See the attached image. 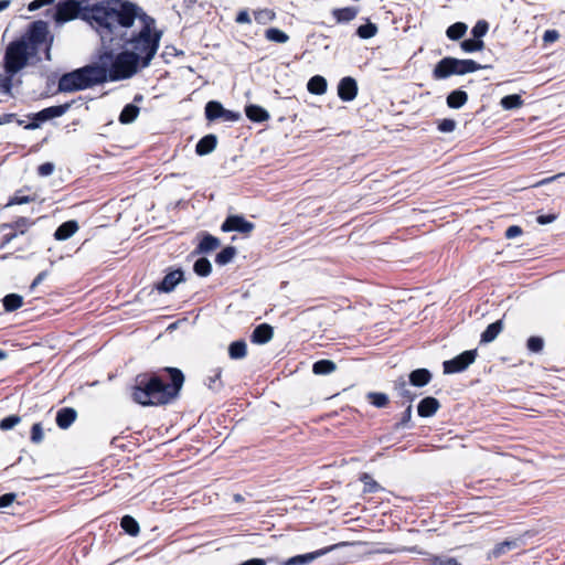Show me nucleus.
<instances>
[{
    "label": "nucleus",
    "instance_id": "1",
    "mask_svg": "<svg viewBox=\"0 0 565 565\" xmlns=\"http://www.w3.org/2000/svg\"><path fill=\"white\" fill-rule=\"evenodd\" d=\"M132 8L131 21L124 30L116 28L121 21L115 19L110 25L114 32L100 39L104 45L116 43L122 47L119 53L105 51L99 55L96 65L102 83L131 78L150 65L159 50L161 32L157 31L154 19L137 4L132 3Z\"/></svg>",
    "mask_w": 565,
    "mask_h": 565
},
{
    "label": "nucleus",
    "instance_id": "2",
    "mask_svg": "<svg viewBox=\"0 0 565 565\" xmlns=\"http://www.w3.org/2000/svg\"><path fill=\"white\" fill-rule=\"evenodd\" d=\"M132 10V2L127 0H100L93 4L89 0H66L56 6L54 21L62 24L81 17L96 30L100 39H105L114 32L110 25L115 19L121 21L116 24L117 29L124 30L128 25Z\"/></svg>",
    "mask_w": 565,
    "mask_h": 565
},
{
    "label": "nucleus",
    "instance_id": "3",
    "mask_svg": "<svg viewBox=\"0 0 565 565\" xmlns=\"http://www.w3.org/2000/svg\"><path fill=\"white\" fill-rule=\"evenodd\" d=\"M52 44L53 35L50 33L47 22L34 21L22 36L7 45L3 67L9 72H20L31 60L38 57L41 50H44L45 58L50 61Z\"/></svg>",
    "mask_w": 565,
    "mask_h": 565
},
{
    "label": "nucleus",
    "instance_id": "4",
    "mask_svg": "<svg viewBox=\"0 0 565 565\" xmlns=\"http://www.w3.org/2000/svg\"><path fill=\"white\" fill-rule=\"evenodd\" d=\"M171 383L166 384L157 375L142 374L136 379L132 398L142 406L162 405L172 401L182 387L184 377L178 369H167Z\"/></svg>",
    "mask_w": 565,
    "mask_h": 565
},
{
    "label": "nucleus",
    "instance_id": "5",
    "mask_svg": "<svg viewBox=\"0 0 565 565\" xmlns=\"http://www.w3.org/2000/svg\"><path fill=\"white\" fill-rule=\"evenodd\" d=\"M103 84L96 63L64 74L58 81V90L76 92Z\"/></svg>",
    "mask_w": 565,
    "mask_h": 565
},
{
    "label": "nucleus",
    "instance_id": "6",
    "mask_svg": "<svg viewBox=\"0 0 565 565\" xmlns=\"http://www.w3.org/2000/svg\"><path fill=\"white\" fill-rule=\"evenodd\" d=\"M481 68H483V66L473 60L444 57L436 64L433 75L436 79H444L451 75H465Z\"/></svg>",
    "mask_w": 565,
    "mask_h": 565
},
{
    "label": "nucleus",
    "instance_id": "7",
    "mask_svg": "<svg viewBox=\"0 0 565 565\" xmlns=\"http://www.w3.org/2000/svg\"><path fill=\"white\" fill-rule=\"evenodd\" d=\"M477 351L468 350L444 362V373L452 374L465 371L476 360Z\"/></svg>",
    "mask_w": 565,
    "mask_h": 565
},
{
    "label": "nucleus",
    "instance_id": "8",
    "mask_svg": "<svg viewBox=\"0 0 565 565\" xmlns=\"http://www.w3.org/2000/svg\"><path fill=\"white\" fill-rule=\"evenodd\" d=\"M344 545H348V543L342 542V543L333 544V545L324 547V548H320V550L311 552V553L297 555V556L288 558L286 561L285 565H308L311 562H313L315 559H317L318 557L323 556V555L328 554L329 552H331L340 546H344Z\"/></svg>",
    "mask_w": 565,
    "mask_h": 565
},
{
    "label": "nucleus",
    "instance_id": "9",
    "mask_svg": "<svg viewBox=\"0 0 565 565\" xmlns=\"http://www.w3.org/2000/svg\"><path fill=\"white\" fill-rule=\"evenodd\" d=\"M223 232H238L248 234L254 230V224L241 215L228 216L221 226Z\"/></svg>",
    "mask_w": 565,
    "mask_h": 565
},
{
    "label": "nucleus",
    "instance_id": "10",
    "mask_svg": "<svg viewBox=\"0 0 565 565\" xmlns=\"http://www.w3.org/2000/svg\"><path fill=\"white\" fill-rule=\"evenodd\" d=\"M338 95L343 102H351L358 95L356 81L350 76L343 77L338 85Z\"/></svg>",
    "mask_w": 565,
    "mask_h": 565
},
{
    "label": "nucleus",
    "instance_id": "11",
    "mask_svg": "<svg viewBox=\"0 0 565 565\" xmlns=\"http://www.w3.org/2000/svg\"><path fill=\"white\" fill-rule=\"evenodd\" d=\"M183 280V271L180 269L168 273L158 285V290L162 292L172 291L175 286Z\"/></svg>",
    "mask_w": 565,
    "mask_h": 565
},
{
    "label": "nucleus",
    "instance_id": "12",
    "mask_svg": "<svg viewBox=\"0 0 565 565\" xmlns=\"http://www.w3.org/2000/svg\"><path fill=\"white\" fill-rule=\"evenodd\" d=\"M221 246V241L211 235V234H207V233H204L202 235V238L199 243V245L196 246L194 253L195 254H207L216 248H218Z\"/></svg>",
    "mask_w": 565,
    "mask_h": 565
},
{
    "label": "nucleus",
    "instance_id": "13",
    "mask_svg": "<svg viewBox=\"0 0 565 565\" xmlns=\"http://www.w3.org/2000/svg\"><path fill=\"white\" fill-rule=\"evenodd\" d=\"M78 228L79 226L76 221L72 220L64 222L56 228L54 233V238L56 241H66L71 238L78 231Z\"/></svg>",
    "mask_w": 565,
    "mask_h": 565
},
{
    "label": "nucleus",
    "instance_id": "14",
    "mask_svg": "<svg viewBox=\"0 0 565 565\" xmlns=\"http://www.w3.org/2000/svg\"><path fill=\"white\" fill-rule=\"evenodd\" d=\"M77 413L74 408L64 407L56 414V424L62 429H67L76 419Z\"/></svg>",
    "mask_w": 565,
    "mask_h": 565
},
{
    "label": "nucleus",
    "instance_id": "15",
    "mask_svg": "<svg viewBox=\"0 0 565 565\" xmlns=\"http://www.w3.org/2000/svg\"><path fill=\"white\" fill-rule=\"evenodd\" d=\"M274 335L273 328L267 324L263 323L255 328V330L252 333V341L254 343L264 344L271 340Z\"/></svg>",
    "mask_w": 565,
    "mask_h": 565
},
{
    "label": "nucleus",
    "instance_id": "16",
    "mask_svg": "<svg viewBox=\"0 0 565 565\" xmlns=\"http://www.w3.org/2000/svg\"><path fill=\"white\" fill-rule=\"evenodd\" d=\"M439 406V402L435 397H425L419 402L417 412L420 417H429L438 411Z\"/></svg>",
    "mask_w": 565,
    "mask_h": 565
},
{
    "label": "nucleus",
    "instance_id": "17",
    "mask_svg": "<svg viewBox=\"0 0 565 565\" xmlns=\"http://www.w3.org/2000/svg\"><path fill=\"white\" fill-rule=\"evenodd\" d=\"M217 143V139L214 135H206L196 143L195 151L199 156H205L211 153Z\"/></svg>",
    "mask_w": 565,
    "mask_h": 565
},
{
    "label": "nucleus",
    "instance_id": "18",
    "mask_svg": "<svg viewBox=\"0 0 565 565\" xmlns=\"http://www.w3.org/2000/svg\"><path fill=\"white\" fill-rule=\"evenodd\" d=\"M359 13V10L354 7H347L341 9L332 10V15L337 23H348L352 21Z\"/></svg>",
    "mask_w": 565,
    "mask_h": 565
},
{
    "label": "nucleus",
    "instance_id": "19",
    "mask_svg": "<svg viewBox=\"0 0 565 565\" xmlns=\"http://www.w3.org/2000/svg\"><path fill=\"white\" fill-rule=\"evenodd\" d=\"M245 113L247 118L255 122H263L269 119L268 111L258 105L247 106Z\"/></svg>",
    "mask_w": 565,
    "mask_h": 565
},
{
    "label": "nucleus",
    "instance_id": "20",
    "mask_svg": "<svg viewBox=\"0 0 565 565\" xmlns=\"http://www.w3.org/2000/svg\"><path fill=\"white\" fill-rule=\"evenodd\" d=\"M503 330V321L497 320L493 323H490L487 329L481 334V342L482 343H490L492 342Z\"/></svg>",
    "mask_w": 565,
    "mask_h": 565
},
{
    "label": "nucleus",
    "instance_id": "21",
    "mask_svg": "<svg viewBox=\"0 0 565 565\" xmlns=\"http://www.w3.org/2000/svg\"><path fill=\"white\" fill-rule=\"evenodd\" d=\"M68 108H70L68 104L47 107L38 114V118L41 120H49L52 118L61 117L62 115H64L67 111Z\"/></svg>",
    "mask_w": 565,
    "mask_h": 565
},
{
    "label": "nucleus",
    "instance_id": "22",
    "mask_svg": "<svg viewBox=\"0 0 565 565\" xmlns=\"http://www.w3.org/2000/svg\"><path fill=\"white\" fill-rule=\"evenodd\" d=\"M468 100V95L465 90H454L447 96V105L450 108H461Z\"/></svg>",
    "mask_w": 565,
    "mask_h": 565
},
{
    "label": "nucleus",
    "instance_id": "23",
    "mask_svg": "<svg viewBox=\"0 0 565 565\" xmlns=\"http://www.w3.org/2000/svg\"><path fill=\"white\" fill-rule=\"evenodd\" d=\"M430 379L431 375L426 369H417L409 374L411 384L418 387L426 385Z\"/></svg>",
    "mask_w": 565,
    "mask_h": 565
},
{
    "label": "nucleus",
    "instance_id": "24",
    "mask_svg": "<svg viewBox=\"0 0 565 565\" xmlns=\"http://www.w3.org/2000/svg\"><path fill=\"white\" fill-rule=\"evenodd\" d=\"M139 107L134 104H128L124 107L119 115V122L122 125H128L134 122L139 115Z\"/></svg>",
    "mask_w": 565,
    "mask_h": 565
},
{
    "label": "nucleus",
    "instance_id": "25",
    "mask_svg": "<svg viewBox=\"0 0 565 565\" xmlns=\"http://www.w3.org/2000/svg\"><path fill=\"white\" fill-rule=\"evenodd\" d=\"M307 88L311 94L322 95L327 90V81L320 75H315L309 79Z\"/></svg>",
    "mask_w": 565,
    "mask_h": 565
},
{
    "label": "nucleus",
    "instance_id": "26",
    "mask_svg": "<svg viewBox=\"0 0 565 565\" xmlns=\"http://www.w3.org/2000/svg\"><path fill=\"white\" fill-rule=\"evenodd\" d=\"M524 102L520 95H507L501 98L500 105L504 110L518 109L523 106Z\"/></svg>",
    "mask_w": 565,
    "mask_h": 565
},
{
    "label": "nucleus",
    "instance_id": "27",
    "mask_svg": "<svg viewBox=\"0 0 565 565\" xmlns=\"http://www.w3.org/2000/svg\"><path fill=\"white\" fill-rule=\"evenodd\" d=\"M247 353V345L246 342L243 340L234 341L230 344L228 348V354L230 358L233 360L243 359L246 356Z\"/></svg>",
    "mask_w": 565,
    "mask_h": 565
},
{
    "label": "nucleus",
    "instance_id": "28",
    "mask_svg": "<svg viewBox=\"0 0 565 565\" xmlns=\"http://www.w3.org/2000/svg\"><path fill=\"white\" fill-rule=\"evenodd\" d=\"M19 72H9L4 68V72L0 74V92L7 95L11 94L13 86V77Z\"/></svg>",
    "mask_w": 565,
    "mask_h": 565
},
{
    "label": "nucleus",
    "instance_id": "29",
    "mask_svg": "<svg viewBox=\"0 0 565 565\" xmlns=\"http://www.w3.org/2000/svg\"><path fill=\"white\" fill-rule=\"evenodd\" d=\"M6 311L11 312L22 307L23 298L18 294H9L3 298Z\"/></svg>",
    "mask_w": 565,
    "mask_h": 565
},
{
    "label": "nucleus",
    "instance_id": "30",
    "mask_svg": "<svg viewBox=\"0 0 565 565\" xmlns=\"http://www.w3.org/2000/svg\"><path fill=\"white\" fill-rule=\"evenodd\" d=\"M335 370V364L334 362L330 361V360H320V361H317L313 366H312V371L315 374H318V375H326V374H330L332 373L333 371Z\"/></svg>",
    "mask_w": 565,
    "mask_h": 565
},
{
    "label": "nucleus",
    "instance_id": "31",
    "mask_svg": "<svg viewBox=\"0 0 565 565\" xmlns=\"http://www.w3.org/2000/svg\"><path fill=\"white\" fill-rule=\"evenodd\" d=\"M467 24L463 22H456L451 24L447 31L446 34L450 40H459L461 39L466 32H467Z\"/></svg>",
    "mask_w": 565,
    "mask_h": 565
},
{
    "label": "nucleus",
    "instance_id": "32",
    "mask_svg": "<svg viewBox=\"0 0 565 565\" xmlns=\"http://www.w3.org/2000/svg\"><path fill=\"white\" fill-rule=\"evenodd\" d=\"M223 106L218 102H209L205 106V116L209 120H215L222 117Z\"/></svg>",
    "mask_w": 565,
    "mask_h": 565
},
{
    "label": "nucleus",
    "instance_id": "33",
    "mask_svg": "<svg viewBox=\"0 0 565 565\" xmlns=\"http://www.w3.org/2000/svg\"><path fill=\"white\" fill-rule=\"evenodd\" d=\"M519 546L518 540L504 541L499 543L492 551V556L498 558L505 554L510 550H514Z\"/></svg>",
    "mask_w": 565,
    "mask_h": 565
},
{
    "label": "nucleus",
    "instance_id": "34",
    "mask_svg": "<svg viewBox=\"0 0 565 565\" xmlns=\"http://www.w3.org/2000/svg\"><path fill=\"white\" fill-rule=\"evenodd\" d=\"M235 255H236V248L233 246H227V247L223 248L216 255L215 262H216V264L223 266V265L231 263L233 260V258L235 257Z\"/></svg>",
    "mask_w": 565,
    "mask_h": 565
},
{
    "label": "nucleus",
    "instance_id": "35",
    "mask_svg": "<svg viewBox=\"0 0 565 565\" xmlns=\"http://www.w3.org/2000/svg\"><path fill=\"white\" fill-rule=\"evenodd\" d=\"M120 525L129 535L132 536H136L140 531L138 522L130 515H125L121 519Z\"/></svg>",
    "mask_w": 565,
    "mask_h": 565
},
{
    "label": "nucleus",
    "instance_id": "36",
    "mask_svg": "<svg viewBox=\"0 0 565 565\" xmlns=\"http://www.w3.org/2000/svg\"><path fill=\"white\" fill-rule=\"evenodd\" d=\"M194 273L201 277H206L211 274L212 265L205 257L199 258L193 266Z\"/></svg>",
    "mask_w": 565,
    "mask_h": 565
},
{
    "label": "nucleus",
    "instance_id": "37",
    "mask_svg": "<svg viewBox=\"0 0 565 565\" xmlns=\"http://www.w3.org/2000/svg\"><path fill=\"white\" fill-rule=\"evenodd\" d=\"M265 38L268 41L276 42V43H286L289 40V36L287 33H285L284 31H281L279 29H276V28H270V29L266 30Z\"/></svg>",
    "mask_w": 565,
    "mask_h": 565
},
{
    "label": "nucleus",
    "instance_id": "38",
    "mask_svg": "<svg viewBox=\"0 0 565 565\" xmlns=\"http://www.w3.org/2000/svg\"><path fill=\"white\" fill-rule=\"evenodd\" d=\"M255 21L259 24H267L275 20L276 13L270 9H259L254 12Z\"/></svg>",
    "mask_w": 565,
    "mask_h": 565
},
{
    "label": "nucleus",
    "instance_id": "39",
    "mask_svg": "<svg viewBox=\"0 0 565 565\" xmlns=\"http://www.w3.org/2000/svg\"><path fill=\"white\" fill-rule=\"evenodd\" d=\"M460 46L466 53H472L483 50L484 43L482 40L467 39L461 42Z\"/></svg>",
    "mask_w": 565,
    "mask_h": 565
},
{
    "label": "nucleus",
    "instance_id": "40",
    "mask_svg": "<svg viewBox=\"0 0 565 565\" xmlns=\"http://www.w3.org/2000/svg\"><path fill=\"white\" fill-rule=\"evenodd\" d=\"M376 33H377V26L371 22L360 25L356 30V34L361 39H371V38L375 36Z\"/></svg>",
    "mask_w": 565,
    "mask_h": 565
},
{
    "label": "nucleus",
    "instance_id": "41",
    "mask_svg": "<svg viewBox=\"0 0 565 565\" xmlns=\"http://www.w3.org/2000/svg\"><path fill=\"white\" fill-rule=\"evenodd\" d=\"M526 348L531 353H541L544 349V339L541 337H530L526 341Z\"/></svg>",
    "mask_w": 565,
    "mask_h": 565
},
{
    "label": "nucleus",
    "instance_id": "42",
    "mask_svg": "<svg viewBox=\"0 0 565 565\" xmlns=\"http://www.w3.org/2000/svg\"><path fill=\"white\" fill-rule=\"evenodd\" d=\"M489 24L484 20H479L471 30L473 39L481 40L488 32Z\"/></svg>",
    "mask_w": 565,
    "mask_h": 565
},
{
    "label": "nucleus",
    "instance_id": "43",
    "mask_svg": "<svg viewBox=\"0 0 565 565\" xmlns=\"http://www.w3.org/2000/svg\"><path fill=\"white\" fill-rule=\"evenodd\" d=\"M367 398L376 407H384L388 402V397L384 393H369Z\"/></svg>",
    "mask_w": 565,
    "mask_h": 565
},
{
    "label": "nucleus",
    "instance_id": "44",
    "mask_svg": "<svg viewBox=\"0 0 565 565\" xmlns=\"http://www.w3.org/2000/svg\"><path fill=\"white\" fill-rule=\"evenodd\" d=\"M20 422L21 418L18 415L8 416L0 422V429L9 430L13 428L15 425H18Z\"/></svg>",
    "mask_w": 565,
    "mask_h": 565
},
{
    "label": "nucleus",
    "instance_id": "45",
    "mask_svg": "<svg viewBox=\"0 0 565 565\" xmlns=\"http://www.w3.org/2000/svg\"><path fill=\"white\" fill-rule=\"evenodd\" d=\"M43 438H44V433H43L42 425L40 423H35L31 429V441L34 444H40V443H42Z\"/></svg>",
    "mask_w": 565,
    "mask_h": 565
},
{
    "label": "nucleus",
    "instance_id": "46",
    "mask_svg": "<svg viewBox=\"0 0 565 565\" xmlns=\"http://www.w3.org/2000/svg\"><path fill=\"white\" fill-rule=\"evenodd\" d=\"M361 481L364 484V491L365 492H374V491H376L380 488L377 482L374 481L372 479V477L370 475H367V473H363L362 475Z\"/></svg>",
    "mask_w": 565,
    "mask_h": 565
},
{
    "label": "nucleus",
    "instance_id": "47",
    "mask_svg": "<svg viewBox=\"0 0 565 565\" xmlns=\"http://www.w3.org/2000/svg\"><path fill=\"white\" fill-rule=\"evenodd\" d=\"M221 370L215 369L213 371V375H210L207 379V385L211 390H218L221 387Z\"/></svg>",
    "mask_w": 565,
    "mask_h": 565
},
{
    "label": "nucleus",
    "instance_id": "48",
    "mask_svg": "<svg viewBox=\"0 0 565 565\" xmlns=\"http://www.w3.org/2000/svg\"><path fill=\"white\" fill-rule=\"evenodd\" d=\"M398 394L409 401L413 399V395L411 394V391L408 390V385L405 382V380L401 379L395 386Z\"/></svg>",
    "mask_w": 565,
    "mask_h": 565
},
{
    "label": "nucleus",
    "instance_id": "49",
    "mask_svg": "<svg viewBox=\"0 0 565 565\" xmlns=\"http://www.w3.org/2000/svg\"><path fill=\"white\" fill-rule=\"evenodd\" d=\"M457 122L454 119L445 118L438 124V130L441 132H452L456 129Z\"/></svg>",
    "mask_w": 565,
    "mask_h": 565
},
{
    "label": "nucleus",
    "instance_id": "50",
    "mask_svg": "<svg viewBox=\"0 0 565 565\" xmlns=\"http://www.w3.org/2000/svg\"><path fill=\"white\" fill-rule=\"evenodd\" d=\"M32 225V222H30L25 217H21L18 221H15L11 227L19 231L20 233H24L25 230H28Z\"/></svg>",
    "mask_w": 565,
    "mask_h": 565
},
{
    "label": "nucleus",
    "instance_id": "51",
    "mask_svg": "<svg viewBox=\"0 0 565 565\" xmlns=\"http://www.w3.org/2000/svg\"><path fill=\"white\" fill-rule=\"evenodd\" d=\"M32 201H34V198L17 193L9 200L8 205L25 204Z\"/></svg>",
    "mask_w": 565,
    "mask_h": 565
},
{
    "label": "nucleus",
    "instance_id": "52",
    "mask_svg": "<svg viewBox=\"0 0 565 565\" xmlns=\"http://www.w3.org/2000/svg\"><path fill=\"white\" fill-rule=\"evenodd\" d=\"M54 169H55V167L53 163L45 162V163H42L41 166H39L38 173L41 177H49L54 172Z\"/></svg>",
    "mask_w": 565,
    "mask_h": 565
},
{
    "label": "nucleus",
    "instance_id": "53",
    "mask_svg": "<svg viewBox=\"0 0 565 565\" xmlns=\"http://www.w3.org/2000/svg\"><path fill=\"white\" fill-rule=\"evenodd\" d=\"M55 0H33L29 3L28 10L29 11H35L42 7L50 6L54 3Z\"/></svg>",
    "mask_w": 565,
    "mask_h": 565
},
{
    "label": "nucleus",
    "instance_id": "54",
    "mask_svg": "<svg viewBox=\"0 0 565 565\" xmlns=\"http://www.w3.org/2000/svg\"><path fill=\"white\" fill-rule=\"evenodd\" d=\"M559 38V34L556 30H547L544 32L543 34V41L545 43H552V42H555L557 41Z\"/></svg>",
    "mask_w": 565,
    "mask_h": 565
},
{
    "label": "nucleus",
    "instance_id": "55",
    "mask_svg": "<svg viewBox=\"0 0 565 565\" xmlns=\"http://www.w3.org/2000/svg\"><path fill=\"white\" fill-rule=\"evenodd\" d=\"M521 234H522V230L520 226H516V225L509 226L505 231V237L509 239L515 238V237L520 236Z\"/></svg>",
    "mask_w": 565,
    "mask_h": 565
},
{
    "label": "nucleus",
    "instance_id": "56",
    "mask_svg": "<svg viewBox=\"0 0 565 565\" xmlns=\"http://www.w3.org/2000/svg\"><path fill=\"white\" fill-rule=\"evenodd\" d=\"M433 565H461L454 557L440 558L437 557L434 559Z\"/></svg>",
    "mask_w": 565,
    "mask_h": 565
},
{
    "label": "nucleus",
    "instance_id": "57",
    "mask_svg": "<svg viewBox=\"0 0 565 565\" xmlns=\"http://www.w3.org/2000/svg\"><path fill=\"white\" fill-rule=\"evenodd\" d=\"M15 499V494L7 493L0 497V509L9 507Z\"/></svg>",
    "mask_w": 565,
    "mask_h": 565
},
{
    "label": "nucleus",
    "instance_id": "58",
    "mask_svg": "<svg viewBox=\"0 0 565 565\" xmlns=\"http://www.w3.org/2000/svg\"><path fill=\"white\" fill-rule=\"evenodd\" d=\"M221 118H223L226 121H237L239 119V114L223 108V114Z\"/></svg>",
    "mask_w": 565,
    "mask_h": 565
},
{
    "label": "nucleus",
    "instance_id": "59",
    "mask_svg": "<svg viewBox=\"0 0 565 565\" xmlns=\"http://www.w3.org/2000/svg\"><path fill=\"white\" fill-rule=\"evenodd\" d=\"M235 21L239 24L250 23V17L247 10L239 11Z\"/></svg>",
    "mask_w": 565,
    "mask_h": 565
},
{
    "label": "nucleus",
    "instance_id": "60",
    "mask_svg": "<svg viewBox=\"0 0 565 565\" xmlns=\"http://www.w3.org/2000/svg\"><path fill=\"white\" fill-rule=\"evenodd\" d=\"M556 220V216L554 214H547V215H540L537 217V223L545 225L554 222Z\"/></svg>",
    "mask_w": 565,
    "mask_h": 565
},
{
    "label": "nucleus",
    "instance_id": "61",
    "mask_svg": "<svg viewBox=\"0 0 565 565\" xmlns=\"http://www.w3.org/2000/svg\"><path fill=\"white\" fill-rule=\"evenodd\" d=\"M47 276V271H41L32 281L30 288L34 289L36 286H39Z\"/></svg>",
    "mask_w": 565,
    "mask_h": 565
},
{
    "label": "nucleus",
    "instance_id": "62",
    "mask_svg": "<svg viewBox=\"0 0 565 565\" xmlns=\"http://www.w3.org/2000/svg\"><path fill=\"white\" fill-rule=\"evenodd\" d=\"M239 565H266V562L262 558H252Z\"/></svg>",
    "mask_w": 565,
    "mask_h": 565
},
{
    "label": "nucleus",
    "instance_id": "63",
    "mask_svg": "<svg viewBox=\"0 0 565 565\" xmlns=\"http://www.w3.org/2000/svg\"><path fill=\"white\" fill-rule=\"evenodd\" d=\"M412 417V405H408V407L406 408L404 415H403V419H402V423H406L411 419Z\"/></svg>",
    "mask_w": 565,
    "mask_h": 565
},
{
    "label": "nucleus",
    "instance_id": "64",
    "mask_svg": "<svg viewBox=\"0 0 565 565\" xmlns=\"http://www.w3.org/2000/svg\"><path fill=\"white\" fill-rule=\"evenodd\" d=\"M11 4L10 0H0V12L7 10Z\"/></svg>",
    "mask_w": 565,
    "mask_h": 565
}]
</instances>
